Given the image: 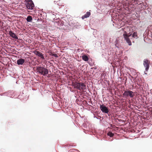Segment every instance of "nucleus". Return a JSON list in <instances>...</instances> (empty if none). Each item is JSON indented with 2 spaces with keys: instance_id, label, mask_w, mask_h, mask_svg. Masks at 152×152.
<instances>
[{
  "instance_id": "nucleus-12",
  "label": "nucleus",
  "mask_w": 152,
  "mask_h": 152,
  "mask_svg": "<svg viewBox=\"0 0 152 152\" xmlns=\"http://www.w3.org/2000/svg\"><path fill=\"white\" fill-rule=\"evenodd\" d=\"M91 15V13L90 12H88L85 14L82 17V18L83 19H84L85 18H86L89 17Z\"/></svg>"
},
{
  "instance_id": "nucleus-19",
  "label": "nucleus",
  "mask_w": 152,
  "mask_h": 152,
  "mask_svg": "<svg viewBox=\"0 0 152 152\" xmlns=\"http://www.w3.org/2000/svg\"><path fill=\"white\" fill-rule=\"evenodd\" d=\"M117 41H116V42H115V43H116V42H117Z\"/></svg>"
},
{
  "instance_id": "nucleus-20",
  "label": "nucleus",
  "mask_w": 152,
  "mask_h": 152,
  "mask_svg": "<svg viewBox=\"0 0 152 152\" xmlns=\"http://www.w3.org/2000/svg\"><path fill=\"white\" fill-rule=\"evenodd\" d=\"M117 41H116V42H115V43H116V42H117Z\"/></svg>"
},
{
  "instance_id": "nucleus-15",
  "label": "nucleus",
  "mask_w": 152,
  "mask_h": 152,
  "mask_svg": "<svg viewBox=\"0 0 152 152\" xmlns=\"http://www.w3.org/2000/svg\"><path fill=\"white\" fill-rule=\"evenodd\" d=\"M32 18L31 16L29 15L28 16L26 20L28 22H31L32 20Z\"/></svg>"
},
{
  "instance_id": "nucleus-17",
  "label": "nucleus",
  "mask_w": 152,
  "mask_h": 152,
  "mask_svg": "<svg viewBox=\"0 0 152 152\" xmlns=\"http://www.w3.org/2000/svg\"><path fill=\"white\" fill-rule=\"evenodd\" d=\"M50 55L51 56H54L55 57H56V58L58 57L57 54H56L53 53H51L50 54Z\"/></svg>"
},
{
  "instance_id": "nucleus-18",
  "label": "nucleus",
  "mask_w": 152,
  "mask_h": 152,
  "mask_svg": "<svg viewBox=\"0 0 152 152\" xmlns=\"http://www.w3.org/2000/svg\"><path fill=\"white\" fill-rule=\"evenodd\" d=\"M117 43H116L115 44V45H116Z\"/></svg>"
},
{
  "instance_id": "nucleus-2",
  "label": "nucleus",
  "mask_w": 152,
  "mask_h": 152,
  "mask_svg": "<svg viewBox=\"0 0 152 152\" xmlns=\"http://www.w3.org/2000/svg\"><path fill=\"white\" fill-rule=\"evenodd\" d=\"M75 88L79 90H84L86 89V86L83 83L76 82L73 84Z\"/></svg>"
},
{
  "instance_id": "nucleus-9",
  "label": "nucleus",
  "mask_w": 152,
  "mask_h": 152,
  "mask_svg": "<svg viewBox=\"0 0 152 152\" xmlns=\"http://www.w3.org/2000/svg\"><path fill=\"white\" fill-rule=\"evenodd\" d=\"M63 24L62 23V21L61 20H59L56 21L55 23V25L57 26L58 28L59 27L63 26Z\"/></svg>"
},
{
  "instance_id": "nucleus-8",
  "label": "nucleus",
  "mask_w": 152,
  "mask_h": 152,
  "mask_svg": "<svg viewBox=\"0 0 152 152\" xmlns=\"http://www.w3.org/2000/svg\"><path fill=\"white\" fill-rule=\"evenodd\" d=\"M150 62L147 59H145L144 61L143 65L145 67V70L148 71L149 67Z\"/></svg>"
},
{
  "instance_id": "nucleus-14",
  "label": "nucleus",
  "mask_w": 152,
  "mask_h": 152,
  "mask_svg": "<svg viewBox=\"0 0 152 152\" xmlns=\"http://www.w3.org/2000/svg\"><path fill=\"white\" fill-rule=\"evenodd\" d=\"M132 37L136 39H137L138 38L137 32L135 31L134 32L133 34H132Z\"/></svg>"
},
{
  "instance_id": "nucleus-11",
  "label": "nucleus",
  "mask_w": 152,
  "mask_h": 152,
  "mask_svg": "<svg viewBox=\"0 0 152 152\" xmlns=\"http://www.w3.org/2000/svg\"><path fill=\"white\" fill-rule=\"evenodd\" d=\"M25 60L23 59L20 58L17 60V64L18 65H22L24 63Z\"/></svg>"
},
{
  "instance_id": "nucleus-6",
  "label": "nucleus",
  "mask_w": 152,
  "mask_h": 152,
  "mask_svg": "<svg viewBox=\"0 0 152 152\" xmlns=\"http://www.w3.org/2000/svg\"><path fill=\"white\" fill-rule=\"evenodd\" d=\"M33 53L35 55L40 57L43 60L45 59L43 55L40 52L35 50L34 51Z\"/></svg>"
},
{
  "instance_id": "nucleus-10",
  "label": "nucleus",
  "mask_w": 152,
  "mask_h": 152,
  "mask_svg": "<svg viewBox=\"0 0 152 152\" xmlns=\"http://www.w3.org/2000/svg\"><path fill=\"white\" fill-rule=\"evenodd\" d=\"M9 34L10 36L12 38L15 39H18V38L17 36L14 33L12 32V31H9Z\"/></svg>"
},
{
  "instance_id": "nucleus-5",
  "label": "nucleus",
  "mask_w": 152,
  "mask_h": 152,
  "mask_svg": "<svg viewBox=\"0 0 152 152\" xmlns=\"http://www.w3.org/2000/svg\"><path fill=\"white\" fill-rule=\"evenodd\" d=\"M131 34L129 35L127 34L126 31H124L123 34L124 37L129 45H132L131 42L129 38V37L131 36Z\"/></svg>"
},
{
  "instance_id": "nucleus-4",
  "label": "nucleus",
  "mask_w": 152,
  "mask_h": 152,
  "mask_svg": "<svg viewBox=\"0 0 152 152\" xmlns=\"http://www.w3.org/2000/svg\"><path fill=\"white\" fill-rule=\"evenodd\" d=\"M123 95L125 97L130 96L131 98H132L134 96V93L133 91L128 90L125 91L123 94Z\"/></svg>"
},
{
  "instance_id": "nucleus-1",
  "label": "nucleus",
  "mask_w": 152,
  "mask_h": 152,
  "mask_svg": "<svg viewBox=\"0 0 152 152\" xmlns=\"http://www.w3.org/2000/svg\"><path fill=\"white\" fill-rule=\"evenodd\" d=\"M36 70L37 72L44 76L46 75L48 73V69L43 67L37 66V67Z\"/></svg>"
},
{
  "instance_id": "nucleus-3",
  "label": "nucleus",
  "mask_w": 152,
  "mask_h": 152,
  "mask_svg": "<svg viewBox=\"0 0 152 152\" xmlns=\"http://www.w3.org/2000/svg\"><path fill=\"white\" fill-rule=\"evenodd\" d=\"M27 9L30 10H33L34 7V4L32 0H27L25 4Z\"/></svg>"
},
{
  "instance_id": "nucleus-13",
  "label": "nucleus",
  "mask_w": 152,
  "mask_h": 152,
  "mask_svg": "<svg viewBox=\"0 0 152 152\" xmlns=\"http://www.w3.org/2000/svg\"><path fill=\"white\" fill-rule=\"evenodd\" d=\"M82 59L85 61H88L89 59L87 56L86 55H83L82 56Z\"/></svg>"
},
{
  "instance_id": "nucleus-7",
  "label": "nucleus",
  "mask_w": 152,
  "mask_h": 152,
  "mask_svg": "<svg viewBox=\"0 0 152 152\" xmlns=\"http://www.w3.org/2000/svg\"><path fill=\"white\" fill-rule=\"evenodd\" d=\"M100 108L102 111L105 113H107L109 112L107 108L103 104L100 105Z\"/></svg>"
},
{
  "instance_id": "nucleus-16",
  "label": "nucleus",
  "mask_w": 152,
  "mask_h": 152,
  "mask_svg": "<svg viewBox=\"0 0 152 152\" xmlns=\"http://www.w3.org/2000/svg\"><path fill=\"white\" fill-rule=\"evenodd\" d=\"M107 135L111 137H113L114 136V134L112 132H109L107 133Z\"/></svg>"
}]
</instances>
